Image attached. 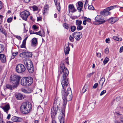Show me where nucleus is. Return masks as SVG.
I'll use <instances>...</instances> for the list:
<instances>
[{
    "label": "nucleus",
    "instance_id": "obj_1",
    "mask_svg": "<svg viewBox=\"0 0 123 123\" xmlns=\"http://www.w3.org/2000/svg\"><path fill=\"white\" fill-rule=\"evenodd\" d=\"M59 71L60 74H62V77L61 78V82L64 90L63 91H65V87L68 86L69 83V79L67 77L69 71L65 67V65L62 63L60 64V70Z\"/></svg>",
    "mask_w": 123,
    "mask_h": 123
},
{
    "label": "nucleus",
    "instance_id": "obj_2",
    "mask_svg": "<svg viewBox=\"0 0 123 123\" xmlns=\"http://www.w3.org/2000/svg\"><path fill=\"white\" fill-rule=\"evenodd\" d=\"M32 108V105L30 103L28 102L23 103L20 107L21 112L24 114H27L30 111Z\"/></svg>",
    "mask_w": 123,
    "mask_h": 123
},
{
    "label": "nucleus",
    "instance_id": "obj_3",
    "mask_svg": "<svg viewBox=\"0 0 123 123\" xmlns=\"http://www.w3.org/2000/svg\"><path fill=\"white\" fill-rule=\"evenodd\" d=\"M20 78L21 77L17 75L13 74L11 75L10 77V80L11 82L13 85V88L17 87Z\"/></svg>",
    "mask_w": 123,
    "mask_h": 123
},
{
    "label": "nucleus",
    "instance_id": "obj_4",
    "mask_svg": "<svg viewBox=\"0 0 123 123\" xmlns=\"http://www.w3.org/2000/svg\"><path fill=\"white\" fill-rule=\"evenodd\" d=\"M24 62L29 72L30 73H33L34 69L31 60L28 58H26L24 59Z\"/></svg>",
    "mask_w": 123,
    "mask_h": 123
},
{
    "label": "nucleus",
    "instance_id": "obj_5",
    "mask_svg": "<svg viewBox=\"0 0 123 123\" xmlns=\"http://www.w3.org/2000/svg\"><path fill=\"white\" fill-rule=\"evenodd\" d=\"M64 95L62 96V98L63 100H66L67 101L71 100L72 98V95L70 89L68 90L66 92H65Z\"/></svg>",
    "mask_w": 123,
    "mask_h": 123
},
{
    "label": "nucleus",
    "instance_id": "obj_6",
    "mask_svg": "<svg viewBox=\"0 0 123 123\" xmlns=\"http://www.w3.org/2000/svg\"><path fill=\"white\" fill-rule=\"evenodd\" d=\"M26 69L25 66L21 64L17 65L16 67V71L19 73H21L24 72Z\"/></svg>",
    "mask_w": 123,
    "mask_h": 123
},
{
    "label": "nucleus",
    "instance_id": "obj_7",
    "mask_svg": "<svg viewBox=\"0 0 123 123\" xmlns=\"http://www.w3.org/2000/svg\"><path fill=\"white\" fill-rule=\"evenodd\" d=\"M72 36L76 40L79 41L82 37V34L81 32H74Z\"/></svg>",
    "mask_w": 123,
    "mask_h": 123
},
{
    "label": "nucleus",
    "instance_id": "obj_8",
    "mask_svg": "<svg viewBox=\"0 0 123 123\" xmlns=\"http://www.w3.org/2000/svg\"><path fill=\"white\" fill-rule=\"evenodd\" d=\"M30 15L29 12L26 10L20 13L21 17L23 20H27V18Z\"/></svg>",
    "mask_w": 123,
    "mask_h": 123
},
{
    "label": "nucleus",
    "instance_id": "obj_9",
    "mask_svg": "<svg viewBox=\"0 0 123 123\" xmlns=\"http://www.w3.org/2000/svg\"><path fill=\"white\" fill-rule=\"evenodd\" d=\"M96 22L98 23V24H101L105 22V20L102 18V16L101 15H98L95 18Z\"/></svg>",
    "mask_w": 123,
    "mask_h": 123
},
{
    "label": "nucleus",
    "instance_id": "obj_10",
    "mask_svg": "<svg viewBox=\"0 0 123 123\" xmlns=\"http://www.w3.org/2000/svg\"><path fill=\"white\" fill-rule=\"evenodd\" d=\"M58 107L59 106H54L53 105V106L51 109V117L54 114H55V115H56L57 112L58 110Z\"/></svg>",
    "mask_w": 123,
    "mask_h": 123
},
{
    "label": "nucleus",
    "instance_id": "obj_11",
    "mask_svg": "<svg viewBox=\"0 0 123 123\" xmlns=\"http://www.w3.org/2000/svg\"><path fill=\"white\" fill-rule=\"evenodd\" d=\"M27 86H30L32 83L33 81V79L32 77H26Z\"/></svg>",
    "mask_w": 123,
    "mask_h": 123
},
{
    "label": "nucleus",
    "instance_id": "obj_12",
    "mask_svg": "<svg viewBox=\"0 0 123 123\" xmlns=\"http://www.w3.org/2000/svg\"><path fill=\"white\" fill-rule=\"evenodd\" d=\"M109 11L107 8L101 11L100 12L101 15L104 16H107L111 14V13L109 12Z\"/></svg>",
    "mask_w": 123,
    "mask_h": 123
},
{
    "label": "nucleus",
    "instance_id": "obj_13",
    "mask_svg": "<svg viewBox=\"0 0 123 123\" xmlns=\"http://www.w3.org/2000/svg\"><path fill=\"white\" fill-rule=\"evenodd\" d=\"M24 55H25L28 58L32 57V54L31 52H27L26 53L23 52L20 54V56L23 57V56H24Z\"/></svg>",
    "mask_w": 123,
    "mask_h": 123
},
{
    "label": "nucleus",
    "instance_id": "obj_14",
    "mask_svg": "<svg viewBox=\"0 0 123 123\" xmlns=\"http://www.w3.org/2000/svg\"><path fill=\"white\" fill-rule=\"evenodd\" d=\"M118 20V18L116 17H112L108 19L109 22L113 24L117 21Z\"/></svg>",
    "mask_w": 123,
    "mask_h": 123
},
{
    "label": "nucleus",
    "instance_id": "obj_15",
    "mask_svg": "<svg viewBox=\"0 0 123 123\" xmlns=\"http://www.w3.org/2000/svg\"><path fill=\"white\" fill-rule=\"evenodd\" d=\"M61 100L59 98H56L55 99V100L54 103V106H59L60 105V103Z\"/></svg>",
    "mask_w": 123,
    "mask_h": 123
},
{
    "label": "nucleus",
    "instance_id": "obj_16",
    "mask_svg": "<svg viewBox=\"0 0 123 123\" xmlns=\"http://www.w3.org/2000/svg\"><path fill=\"white\" fill-rule=\"evenodd\" d=\"M35 34L38 35L42 37H44L45 35V33L44 30H42L38 32H35Z\"/></svg>",
    "mask_w": 123,
    "mask_h": 123
},
{
    "label": "nucleus",
    "instance_id": "obj_17",
    "mask_svg": "<svg viewBox=\"0 0 123 123\" xmlns=\"http://www.w3.org/2000/svg\"><path fill=\"white\" fill-rule=\"evenodd\" d=\"M63 100V108L62 109V113L63 115L64 116L65 115V108L66 105L67 104V101L66 100Z\"/></svg>",
    "mask_w": 123,
    "mask_h": 123
},
{
    "label": "nucleus",
    "instance_id": "obj_18",
    "mask_svg": "<svg viewBox=\"0 0 123 123\" xmlns=\"http://www.w3.org/2000/svg\"><path fill=\"white\" fill-rule=\"evenodd\" d=\"M2 109L4 110L5 112H6L7 114L8 113V111L10 109V107L9 105L7 104L4 106L3 107Z\"/></svg>",
    "mask_w": 123,
    "mask_h": 123
},
{
    "label": "nucleus",
    "instance_id": "obj_19",
    "mask_svg": "<svg viewBox=\"0 0 123 123\" xmlns=\"http://www.w3.org/2000/svg\"><path fill=\"white\" fill-rule=\"evenodd\" d=\"M37 40L36 38H33L31 40V46H35L37 45Z\"/></svg>",
    "mask_w": 123,
    "mask_h": 123
},
{
    "label": "nucleus",
    "instance_id": "obj_20",
    "mask_svg": "<svg viewBox=\"0 0 123 123\" xmlns=\"http://www.w3.org/2000/svg\"><path fill=\"white\" fill-rule=\"evenodd\" d=\"M105 81V78L104 77H102L100 80L99 83L98 87H100L101 88L102 87L103 84Z\"/></svg>",
    "mask_w": 123,
    "mask_h": 123
},
{
    "label": "nucleus",
    "instance_id": "obj_21",
    "mask_svg": "<svg viewBox=\"0 0 123 123\" xmlns=\"http://www.w3.org/2000/svg\"><path fill=\"white\" fill-rule=\"evenodd\" d=\"M16 98L18 100H21L23 98V95L20 93H17L15 94Z\"/></svg>",
    "mask_w": 123,
    "mask_h": 123
},
{
    "label": "nucleus",
    "instance_id": "obj_22",
    "mask_svg": "<svg viewBox=\"0 0 123 123\" xmlns=\"http://www.w3.org/2000/svg\"><path fill=\"white\" fill-rule=\"evenodd\" d=\"M21 84L23 86H27V84L26 80V77L23 78L21 80Z\"/></svg>",
    "mask_w": 123,
    "mask_h": 123
},
{
    "label": "nucleus",
    "instance_id": "obj_23",
    "mask_svg": "<svg viewBox=\"0 0 123 123\" xmlns=\"http://www.w3.org/2000/svg\"><path fill=\"white\" fill-rule=\"evenodd\" d=\"M0 59L3 63L5 62L6 61L5 56L3 54H0Z\"/></svg>",
    "mask_w": 123,
    "mask_h": 123
},
{
    "label": "nucleus",
    "instance_id": "obj_24",
    "mask_svg": "<svg viewBox=\"0 0 123 123\" xmlns=\"http://www.w3.org/2000/svg\"><path fill=\"white\" fill-rule=\"evenodd\" d=\"M69 11V12H74L76 11L73 5H69L68 6Z\"/></svg>",
    "mask_w": 123,
    "mask_h": 123
},
{
    "label": "nucleus",
    "instance_id": "obj_25",
    "mask_svg": "<svg viewBox=\"0 0 123 123\" xmlns=\"http://www.w3.org/2000/svg\"><path fill=\"white\" fill-rule=\"evenodd\" d=\"M0 32H1L6 36L7 35V34L6 32V30L1 25H0Z\"/></svg>",
    "mask_w": 123,
    "mask_h": 123
},
{
    "label": "nucleus",
    "instance_id": "obj_26",
    "mask_svg": "<svg viewBox=\"0 0 123 123\" xmlns=\"http://www.w3.org/2000/svg\"><path fill=\"white\" fill-rule=\"evenodd\" d=\"M70 51V48L68 45L67 46L66 48L64 49V52L65 55H66L69 53V51Z\"/></svg>",
    "mask_w": 123,
    "mask_h": 123
},
{
    "label": "nucleus",
    "instance_id": "obj_27",
    "mask_svg": "<svg viewBox=\"0 0 123 123\" xmlns=\"http://www.w3.org/2000/svg\"><path fill=\"white\" fill-rule=\"evenodd\" d=\"M57 0H54L55 5L56 6V7L58 11H60L61 7L60 6V3L59 2H57Z\"/></svg>",
    "mask_w": 123,
    "mask_h": 123
},
{
    "label": "nucleus",
    "instance_id": "obj_28",
    "mask_svg": "<svg viewBox=\"0 0 123 123\" xmlns=\"http://www.w3.org/2000/svg\"><path fill=\"white\" fill-rule=\"evenodd\" d=\"M21 91L25 93H30L32 91V90H31V88H29L28 90H26L25 89H21Z\"/></svg>",
    "mask_w": 123,
    "mask_h": 123
},
{
    "label": "nucleus",
    "instance_id": "obj_29",
    "mask_svg": "<svg viewBox=\"0 0 123 123\" xmlns=\"http://www.w3.org/2000/svg\"><path fill=\"white\" fill-rule=\"evenodd\" d=\"M48 8L49 6L48 5H46L44 6V7L43 12V14L46 12L48 11Z\"/></svg>",
    "mask_w": 123,
    "mask_h": 123
},
{
    "label": "nucleus",
    "instance_id": "obj_30",
    "mask_svg": "<svg viewBox=\"0 0 123 123\" xmlns=\"http://www.w3.org/2000/svg\"><path fill=\"white\" fill-rule=\"evenodd\" d=\"M18 117L14 116L12 118L11 120L13 122H19V120L18 119Z\"/></svg>",
    "mask_w": 123,
    "mask_h": 123
},
{
    "label": "nucleus",
    "instance_id": "obj_31",
    "mask_svg": "<svg viewBox=\"0 0 123 123\" xmlns=\"http://www.w3.org/2000/svg\"><path fill=\"white\" fill-rule=\"evenodd\" d=\"M118 6L117 5L115 6H111L107 8L108 9V10H109V11L111 10L114 8H118Z\"/></svg>",
    "mask_w": 123,
    "mask_h": 123
},
{
    "label": "nucleus",
    "instance_id": "obj_32",
    "mask_svg": "<svg viewBox=\"0 0 123 123\" xmlns=\"http://www.w3.org/2000/svg\"><path fill=\"white\" fill-rule=\"evenodd\" d=\"M82 21L81 20L78 19L76 21L75 24L76 25H81L82 24Z\"/></svg>",
    "mask_w": 123,
    "mask_h": 123
},
{
    "label": "nucleus",
    "instance_id": "obj_33",
    "mask_svg": "<svg viewBox=\"0 0 123 123\" xmlns=\"http://www.w3.org/2000/svg\"><path fill=\"white\" fill-rule=\"evenodd\" d=\"M109 60V58L107 57H106L104 61H103L104 65H105L107 63Z\"/></svg>",
    "mask_w": 123,
    "mask_h": 123
},
{
    "label": "nucleus",
    "instance_id": "obj_34",
    "mask_svg": "<svg viewBox=\"0 0 123 123\" xmlns=\"http://www.w3.org/2000/svg\"><path fill=\"white\" fill-rule=\"evenodd\" d=\"M77 29L78 31L81 30L83 28V26L81 25H77Z\"/></svg>",
    "mask_w": 123,
    "mask_h": 123
},
{
    "label": "nucleus",
    "instance_id": "obj_35",
    "mask_svg": "<svg viewBox=\"0 0 123 123\" xmlns=\"http://www.w3.org/2000/svg\"><path fill=\"white\" fill-rule=\"evenodd\" d=\"M63 26L67 30H68L69 28V25L66 23L64 24H63Z\"/></svg>",
    "mask_w": 123,
    "mask_h": 123
},
{
    "label": "nucleus",
    "instance_id": "obj_36",
    "mask_svg": "<svg viewBox=\"0 0 123 123\" xmlns=\"http://www.w3.org/2000/svg\"><path fill=\"white\" fill-rule=\"evenodd\" d=\"M4 47L3 45L0 44V53L2 52L4 50Z\"/></svg>",
    "mask_w": 123,
    "mask_h": 123
},
{
    "label": "nucleus",
    "instance_id": "obj_37",
    "mask_svg": "<svg viewBox=\"0 0 123 123\" xmlns=\"http://www.w3.org/2000/svg\"><path fill=\"white\" fill-rule=\"evenodd\" d=\"M76 27L74 26H71L70 27V29L71 31L72 32L74 31L76 29Z\"/></svg>",
    "mask_w": 123,
    "mask_h": 123
},
{
    "label": "nucleus",
    "instance_id": "obj_38",
    "mask_svg": "<svg viewBox=\"0 0 123 123\" xmlns=\"http://www.w3.org/2000/svg\"><path fill=\"white\" fill-rule=\"evenodd\" d=\"M6 88L9 89L10 90H12V88H13V87H12V86L9 84H7L6 86Z\"/></svg>",
    "mask_w": 123,
    "mask_h": 123
},
{
    "label": "nucleus",
    "instance_id": "obj_39",
    "mask_svg": "<svg viewBox=\"0 0 123 123\" xmlns=\"http://www.w3.org/2000/svg\"><path fill=\"white\" fill-rule=\"evenodd\" d=\"M84 18L86 21V22H90L91 21V20L89 18H88L86 17H84Z\"/></svg>",
    "mask_w": 123,
    "mask_h": 123
},
{
    "label": "nucleus",
    "instance_id": "obj_40",
    "mask_svg": "<svg viewBox=\"0 0 123 123\" xmlns=\"http://www.w3.org/2000/svg\"><path fill=\"white\" fill-rule=\"evenodd\" d=\"M26 44V42L23 41L22 43L20 46V47L21 48H25V45Z\"/></svg>",
    "mask_w": 123,
    "mask_h": 123
},
{
    "label": "nucleus",
    "instance_id": "obj_41",
    "mask_svg": "<svg viewBox=\"0 0 123 123\" xmlns=\"http://www.w3.org/2000/svg\"><path fill=\"white\" fill-rule=\"evenodd\" d=\"M32 9L34 11H36L38 10V8L37 6H34L32 7Z\"/></svg>",
    "mask_w": 123,
    "mask_h": 123
},
{
    "label": "nucleus",
    "instance_id": "obj_42",
    "mask_svg": "<svg viewBox=\"0 0 123 123\" xmlns=\"http://www.w3.org/2000/svg\"><path fill=\"white\" fill-rule=\"evenodd\" d=\"M83 6V3L79 1L78 2V6L82 7Z\"/></svg>",
    "mask_w": 123,
    "mask_h": 123
},
{
    "label": "nucleus",
    "instance_id": "obj_43",
    "mask_svg": "<svg viewBox=\"0 0 123 123\" xmlns=\"http://www.w3.org/2000/svg\"><path fill=\"white\" fill-rule=\"evenodd\" d=\"M74 37L72 36L71 35H70L69 36V39L70 41L72 42H73L74 41Z\"/></svg>",
    "mask_w": 123,
    "mask_h": 123
},
{
    "label": "nucleus",
    "instance_id": "obj_44",
    "mask_svg": "<svg viewBox=\"0 0 123 123\" xmlns=\"http://www.w3.org/2000/svg\"><path fill=\"white\" fill-rule=\"evenodd\" d=\"M51 117L52 118V123H56V122L55 120L54 116H53H53H52Z\"/></svg>",
    "mask_w": 123,
    "mask_h": 123
},
{
    "label": "nucleus",
    "instance_id": "obj_45",
    "mask_svg": "<svg viewBox=\"0 0 123 123\" xmlns=\"http://www.w3.org/2000/svg\"><path fill=\"white\" fill-rule=\"evenodd\" d=\"M94 72H93L92 73H89L88 75H87V77L89 78L91 77L94 74Z\"/></svg>",
    "mask_w": 123,
    "mask_h": 123
},
{
    "label": "nucleus",
    "instance_id": "obj_46",
    "mask_svg": "<svg viewBox=\"0 0 123 123\" xmlns=\"http://www.w3.org/2000/svg\"><path fill=\"white\" fill-rule=\"evenodd\" d=\"M88 8L89 9L93 10L94 9L92 5H90L88 6Z\"/></svg>",
    "mask_w": 123,
    "mask_h": 123
},
{
    "label": "nucleus",
    "instance_id": "obj_47",
    "mask_svg": "<svg viewBox=\"0 0 123 123\" xmlns=\"http://www.w3.org/2000/svg\"><path fill=\"white\" fill-rule=\"evenodd\" d=\"M109 49L108 48H106L105 50V53L106 54H108L109 53Z\"/></svg>",
    "mask_w": 123,
    "mask_h": 123
},
{
    "label": "nucleus",
    "instance_id": "obj_48",
    "mask_svg": "<svg viewBox=\"0 0 123 123\" xmlns=\"http://www.w3.org/2000/svg\"><path fill=\"white\" fill-rule=\"evenodd\" d=\"M106 90H104L102 91L100 94V96H102L106 93Z\"/></svg>",
    "mask_w": 123,
    "mask_h": 123
},
{
    "label": "nucleus",
    "instance_id": "obj_49",
    "mask_svg": "<svg viewBox=\"0 0 123 123\" xmlns=\"http://www.w3.org/2000/svg\"><path fill=\"white\" fill-rule=\"evenodd\" d=\"M32 28L34 30H36L38 28V27L35 25H33Z\"/></svg>",
    "mask_w": 123,
    "mask_h": 123
},
{
    "label": "nucleus",
    "instance_id": "obj_50",
    "mask_svg": "<svg viewBox=\"0 0 123 123\" xmlns=\"http://www.w3.org/2000/svg\"><path fill=\"white\" fill-rule=\"evenodd\" d=\"M12 19V18H8L7 20V22L8 23H10L11 22Z\"/></svg>",
    "mask_w": 123,
    "mask_h": 123
},
{
    "label": "nucleus",
    "instance_id": "obj_51",
    "mask_svg": "<svg viewBox=\"0 0 123 123\" xmlns=\"http://www.w3.org/2000/svg\"><path fill=\"white\" fill-rule=\"evenodd\" d=\"M110 40L109 38H106L105 39V42L106 43H110Z\"/></svg>",
    "mask_w": 123,
    "mask_h": 123
},
{
    "label": "nucleus",
    "instance_id": "obj_52",
    "mask_svg": "<svg viewBox=\"0 0 123 123\" xmlns=\"http://www.w3.org/2000/svg\"><path fill=\"white\" fill-rule=\"evenodd\" d=\"M98 83H95L93 86V88L94 89L96 88L98 86Z\"/></svg>",
    "mask_w": 123,
    "mask_h": 123
},
{
    "label": "nucleus",
    "instance_id": "obj_53",
    "mask_svg": "<svg viewBox=\"0 0 123 123\" xmlns=\"http://www.w3.org/2000/svg\"><path fill=\"white\" fill-rule=\"evenodd\" d=\"M123 51V46L121 47L120 49L119 52L120 53H121Z\"/></svg>",
    "mask_w": 123,
    "mask_h": 123
},
{
    "label": "nucleus",
    "instance_id": "obj_54",
    "mask_svg": "<svg viewBox=\"0 0 123 123\" xmlns=\"http://www.w3.org/2000/svg\"><path fill=\"white\" fill-rule=\"evenodd\" d=\"M97 56L98 57H101V54L100 53H97Z\"/></svg>",
    "mask_w": 123,
    "mask_h": 123
},
{
    "label": "nucleus",
    "instance_id": "obj_55",
    "mask_svg": "<svg viewBox=\"0 0 123 123\" xmlns=\"http://www.w3.org/2000/svg\"><path fill=\"white\" fill-rule=\"evenodd\" d=\"M122 40V38L121 37H117V41H121Z\"/></svg>",
    "mask_w": 123,
    "mask_h": 123
},
{
    "label": "nucleus",
    "instance_id": "obj_56",
    "mask_svg": "<svg viewBox=\"0 0 123 123\" xmlns=\"http://www.w3.org/2000/svg\"><path fill=\"white\" fill-rule=\"evenodd\" d=\"M37 21H40L42 20V18L40 17H37Z\"/></svg>",
    "mask_w": 123,
    "mask_h": 123
},
{
    "label": "nucleus",
    "instance_id": "obj_57",
    "mask_svg": "<svg viewBox=\"0 0 123 123\" xmlns=\"http://www.w3.org/2000/svg\"><path fill=\"white\" fill-rule=\"evenodd\" d=\"M77 9L79 12H80L81 11L82 7L78 6L77 7Z\"/></svg>",
    "mask_w": 123,
    "mask_h": 123
},
{
    "label": "nucleus",
    "instance_id": "obj_58",
    "mask_svg": "<svg viewBox=\"0 0 123 123\" xmlns=\"http://www.w3.org/2000/svg\"><path fill=\"white\" fill-rule=\"evenodd\" d=\"M66 64L68 65L69 64V62L68 61V58L67 57L66 59Z\"/></svg>",
    "mask_w": 123,
    "mask_h": 123
},
{
    "label": "nucleus",
    "instance_id": "obj_59",
    "mask_svg": "<svg viewBox=\"0 0 123 123\" xmlns=\"http://www.w3.org/2000/svg\"><path fill=\"white\" fill-rule=\"evenodd\" d=\"M118 36H114L112 38L114 40H117V37Z\"/></svg>",
    "mask_w": 123,
    "mask_h": 123
},
{
    "label": "nucleus",
    "instance_id": "obj_60",
    "mask_svg": "<svg viewBox=\"0 0 123 123\" xmlns=\"http://www.w3.org/2000/svg\"><path fill=\"white\" fill-rule=\"evenodd\" d=\"M18 53V52H16L15 53H12V54L13 55V56H16V55H17Z\"/></svg>",
    "mask_w": 123,
    "mask_h": 123
},
{
    "label": "nucleus",
    "instance_id": "obj_61",
    "mask_svg": "<svg viewBox=\"0 0 123 123\" xmlns=\"http://www.w3.org/2000/svg\"><path fill=\"white\" fill-rule=\"evenodd\" d=\"M120 119L121 122H119L121 123H123V117L120 118Z\"/></svg>",
    "mask_w": 123,
    "mask_h": 123
},
{
    "label": "nucleus",
    "instance_id": "obj_62",
    "mask_svg": "<svg viewBox=\"0 0 123 123\" xmlns=\"http://www.w3.org/2000/svg\"><path fill=\"white\" fill-rule=\"evenodd\" d=\"M2 3L1 1L0 0V10L2 8Z\"/></svg>",
    "mask_w": 123,
    "mask_h": 123
},
{
    "label": "nucleus",
    "instance_id": "obj_63",
    "mask_svg": "<svg viewBox=\"0 0 123 123\" xmlns=\"http://www.w3.org/2000/svg\"><path fill=\"white\" fill-rule=\"evenodd\" d=\"M3 18V16L1 15H0V24L1 23V21L2 20Z\"/></svg>",
    "mask_w": 123,
    "mask_h": 123
},
{
    "label": "nucleus",
    "instance_id": "obj_64",
    "mask_svg": "<svg viewBox=\"0 0 123 123\" xmlns=\"http://www.w3.org/2000/svg\"><path fill=\"white\" fill-rule=\"evenodd\" d=\"M30 34H35V32H34L33 31L31 30L30 31Z\"/></svg>",
    "mask_w": 123,
    "mask_h": 123
}]
</instances>
